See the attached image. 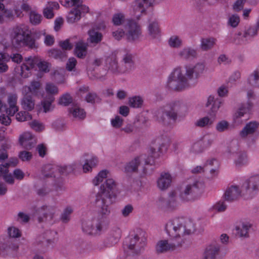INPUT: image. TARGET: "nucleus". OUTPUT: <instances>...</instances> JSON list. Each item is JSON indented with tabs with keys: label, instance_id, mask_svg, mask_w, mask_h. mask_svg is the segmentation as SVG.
I'll use <instances>...</instances> for the list:
<instances>
[{
	"label": "nucleus",
	"instance_id": "1",
	"mask_svg": "<svg viewBox=\"0 0 259 259\" xmlns=\"http://www.w3.org/2000/svg\"><path fill=\"white\" fill-rule=\"evenodd\" d=\"M185 74L181 66L175 68L169 75L165 87L169 90L177 91L184 90L191 84L195 85L198 79L206 71L204 62H199L195 64H188L184 66Z\"/></svg>",
	"mask_w": 259,
	"mask_h": 259
},
{
	"label": "nucleus",
	"instance_id": "2",
	"mask_svg": "<svg viewBox=\"0 0 259 259\" xmlns=\"http://www.w3.org/2000/svg\"><path fill=\"white\" fill-rule=\"evenodd\" d=\"M165 230L169 237L175 239L176 242L170 243L167 240H159L156 245V251L159 253L182 246L186 240V236L194 232L195 226L190 220L176 218L166 224Z\"/></svg>",
	"mask_w": 259,
	"mask_h": 259
},
{
	"label": "nucleus",
	"instance_id": "3",
	"mask_svg": "<svg viewBox=\"0 0 259 259\" xmlns=\"http://www.w3.org/2000/svg\"><path fill=\"white\" fill-rule=\"evenodd\" d=\"M119 191L117 182L112 178H107L100 185L99 192L96 195L94 205L98 213L102 217H106L110 213V208L107 204L106 198L110 200H115Z\"/></svg>",
	"mask_w": 259,
	"mask_h": 259
},
{
	"label": "nucleus",
	"instance_id": "4",
	"mask_svg": "<svg viewBox=\"0 0 259 259\" xmlns=\"http://www.w3.org/2000/svg\"><path fill=\"white\" fill-rule=\"evenodd\" d=\"M31 32L28 26L20 25L14 27L10 33L11 45L15 48L28 47H36L35 40L31 36Z\"/></svg>",
	"mask_w": 259,
	"mask_h": 259
},
{
	"label": "nucleus",
	"instance_id": "5",
	"mask_svg": "<svg viewBox=\"0 0 259 259\" xmlns=\"http://www.w3.org/2000/svg\"><path fill=\"white\" fill-rule=\"evenodd\" d=\"M188 111L189 109L186 105L179 101H172L158 109L156 113V117L159 122L166 123L167 119L176 121L178 113L185 116Z\"/></svg>",
	"mask_w": 259,
	"mask_h": 259
},
{
	"label": "nucleus",
	"instance_id": "6",
	"mask_svg": "<svg viewBox=\"0 0 259 259\" xmlns=\"http://www.w3.org/2000/svg\"><path fill=\"white\" fill-rule=\"evenodd\" d=\"M204 191V184L194 181L184 186L180 194V199L183 202L192 201L198 199Z\"/></svg>",
	"mask_w": 259,
	"mask_h": 259
},
{
	"label": "nucleus",
	"instance_id": "7",
	"mask_svg": "<svg viewBox=\"0 0 259 259\" xmlns=\"http://www.w3.org/2000/svg\"><path fill=\"white\" fill-rule=\"evenodd\" d=\"M66 7H74L68 13L67 19L70 23H75L81 18L82 14L87 13L89 8L85 5H82V0H65Z\"/></svg>",
	"mask_w": 259,
	"mask_h": 259
},
{
	"label": "nucleus",
	"instance_id": "8",
	"mask_svg": "<svg viewBox=\"0 0 259 259\" xmlns=\"http://www.w3.org/2000/svg\"><path fill=\"white\" fill-rule=\"evenodd\" d=\"M146 238L143 233L139 231L136 233L131 234L125 240L124 245L133 254H138L143 249Z\"/></svg>",
	"mask_w": 259,
	"mask_h": 259
},
{
	"label": "nucleus",
	"instance_id": "9",
	"mask_svg": "<svg viewBox=\"0 0 259 259\" xmlns=\"http://www.w3.org/2000/svg\"><path fill=\"white\" fill-rule=\"evenodd\" d=\"M247 199L254 198L259 191V174L249 177L242 184Z\"/></svg>",
	"mask_w": 259,
	"mask_h": 259
},
{
	"label": "nucleus",
	"instance_id": "10",
	"mask_svg": "<svg viewBox=\"0 0 259 259\" xmlns=\"http://www.w3.org/2000/svg\"><path fill=\"white\" fill-rule=\"evenodd\" d=\"M125 37L130 42L139 41L142 36L140 25L135 20H128L125 26Z\"/></svg>",
	"mask_w": 259,
	"mask_h": 259
},
{
	"label": "nucleus",
	"instance_id": "11",
	"mask_svg": "<svg viewBox=\"0 0 259 259\" xmlns=\"http://www.w3.org/2000/svg\"><path fill=\"white\" fill-rule=\"evenodd\" d=\"M18 97L16 94H10L8 97V103L9 107L6 110V113L8 115L2 114L0 116L1 122L5 125H9L11 122L10 116H13L18 111L19 108L17 106Z\"/></svg>",
	"mask_w": 259,
	"mask_h": 259
},
{
	"label": "nucleus",
	"instance_id": "12",
	"mask_svg": "<svg viewBox=\"0 0 259 259\" xmlns=\"http://www.w3.org/2000/svg\"><path fill=\"white\" fill-rule=\"evenodd\" d=\"M253 106V104L250 101L240 105L233 114L232 123L235 125L242 124L246 120L244 118L245 115L251 111Z\"/></svg>",
	"mask_w": 259,
	"mask_h": 259
},
{
	"label": "nucleus",
	"instance_id": "13",
	"mask_svg": "<svg viewBox=\"0 0 259 259\" xmlns=\"http://www.w3.org/2000/svg\"><path fill=\"white\" fill-rule=\"evenodd\" d=\"M155 0H136L130 11V14L133 18L138 20L146 13L147 10L152 7Z\"/></svg>",
	"mask_w": 259,
	"mask_h": 259
},
{
	"label": "nucleus",
	"instance_id": "14",
	"mask_svg": "<svg viewBox=\"0 0 259 259\" xmlns=\"http://www.w3.org/2000/svg\"><path fill=\"white\" fill-rule=\"evenodd\" d=\"M241 197L244 199H247L242 185L239 186L232 185L226 189L224 194V198L228 201H233Z\"/></svg>",
	"mask_w": 259,
	"mask_h": 259
},
{
	"label": "nucleus",
	"instance_id": "15",
	"mask_svg": "<svg viewBox=\"0 0 259 259\" xmlns=\"http://www.w3.org/2000/svg\"><path fill=\"white\" fill-rule=\"evenodd\" d=\"M82 229L83 232L91 235H98L102 231V224L95 219H89L82 223Z\"/></svg>",
	"mask_w": 259,
	"mask_h": 259
},
{
	"label": "nucleus",
	"instance_id": "16",
	"mask_svg": "<svg viewBox=\"0 0 259 259\" xmlns=\"http://www.w3.org/2000/svg\"><path fill=\"white\" fill-rule=\"evenodd\" d=\"M146 31L149 39L155 41L160 40L162 32L159 22L157 20L149 21L146 27Z\"/></svg>",
	"mask_w": 259,
	"mask_h": 259
},
{
	"label": "nucleus",
	"instance_id": "17",
	"mask_svg": "<svg viewBox=\"0 0 259 259\" xmlns=\"http://www.w3.org/2000/svg\"><path fill=\"white\" fill-rule=\"evenodd\" d=\"M156 143L159 144L158 147H155L154 145L151 146L149 151L151 156L153 158H158L160 154L164 150H166L169 146L170 141L169 138L165 137L161 138H159L156 140Z\"/></svg>",
	"mask_w": 259,
	"mask_h": 259
},
{
	"label": "nucleus",
	"instance_id": "18",
	"mask_svg": "<svg viewBox=\"0 0 259 259\" xmlns=\"http://www.w3.org/2000/svg\"><path fill=\"white\" fill-rule=\"evenodd\" d=\"M228 157L233 159V162L236 167L240 168L248 164V159L246 154L242 151H232L228 154Z\"/></svg>",
	"mask_w": 259,
	"mask_h": 259
},
{
	"label": "nucleus",
	"instance_id": "19",
	"mask_svg": "<svg viewBox=\"0 0 259 259\" xmlns=\"http://www.w3.org/2000/svg\"><path fill=\"white\" fill-rule=\"evenodd\" d=\"M38 58L36 57L26 58L24 62L21 66L20 75L23 78H27L31 75V70L35 64H37Z\"/></svg>",
	"mask_w": 259,
	"mask_h": 259
},
{
	"label": "nucleus",
	"instance_id": "20",
	"mask_svg": "<svg viewBox=\"0 0 259 259\" xmlns=\"http://www.w3.org/2000/svg\"><path fill=\"white\" fill-rule=\"evenodd\" d=\"M172 180V176L169 172H162L156 181L157 188L162 191H166L170 187Z\"/></svg>",
	"mask_w": 259,
	"mask_h": 259
},
{
	"label": "nucleus",
	"instance_id": "21",
	"mask_svg": "<svg viewBox=\"0 0 259 259\" xmlns=\"http://www.w3.org/2000/svg\"><path fill=\"white\" fill-rule=\"evenodd\" d=\"M220 250V245L217 242L209 243L204 249L202 259H218Z\"/></svg>",
	"mask_w": 259,
	"mask_h": 259
},
{
	"label": "nucleus",
	"instance_id": "22",
	"mask_svg": "<svg viewBox=\"0 0 259 259\" xmlns=\"http://www.w3.org/2000/svg\"><path fill=\"white\" fill-rule=\"evenodd\" d=\"M180 197H178V192L172 190L168 192V198L165 202L164 206L168 210H174L180 204Z\"/></svg>",
	"mask_w": 259,
	"mask_h": 259
},
{
	"label": "nucleus",
	"instance_id": "23",
	"mask_svg": "<svg viewBox=\"0 0 259 259\" xmlns=\"http://www.w3.org/2000/svg\"><path fill=\"white\" fill-rule=\"evenodd\" d=\"M106 25L104 23H102L101 25L96 26L95 28H94L90 30L88 32L89 38L88 41L92 43L97 44L100 42L103 37V35L101 33L98 32V30H104L105 29Z\"/></svg>",
	"mask_w": 259,
	"mask_h": 259
},
{
	"label": "nucleus",
	"instance_id": "24",
	"mask_svg": "<svg viewBox=\"0 0 259 259\" xmlns=\"http://www.w3.org/2000/svg\"><path fill=\"white\" fill-rule=\"evenodd\" d=\"M252 225L249 222L243 220L237 223L235 229L239 236L246 238L248 237L249 231Z\"/></svg>",
	"mask_w": 259,
	"mask_h": 259
},
{
	"label": "nucleus",
	"instance_id": "25",
	"mask_svg": "<svg viewBox=\"0 0 259 259\" xmlns=\"http://www.w3.org/2000/svg\"><path fill=\"white\" fill-rule=\"evenodd\" d=\"M19 143L24 148L30 149L36 143L35 138L30 132H25L20 136Z\"/></svg>",
	"mask_w": 259,
	"mask_h": 259
},
{
	"label": "nucleus",
	"instance_id": "26",
	"mask_svg": "<svg viewBox=\"0 0 259 259\" xmlns=\"http://www.w3.org/2000/svg\"><path fill=\"white\" fill-rule=\"evenodd\" d=\"M41 88V83L39 81H32L28 85H25L22 89V94L25 95L29 94L38 96Z\"/></svg>",
	"mask_w": 259,
	"mask_h": 259
},
{
	"label": "nucleus",
	"instance_id": "27",
	"mask_svg": "<svg viewBox=\"0 0 259 259\" xmlns=\"http://www.w3.org/2000/svg\"><path fill=\"white\" fill-rule=\"evenodd\" d=\"M197 55V50L190 47H185L179 50L177 53L179 58L186 60L196 58Z\"/></svg>",
	"mask_w": 259,
	"mask_h": 259
},
{
	"label": "nucleus",
	"instance_id": "28",
	"mask_svg": "<svg viewBox=\"0 0 259 259\" xmlns=\"http://www.w3.org/2000/svg\"><path fill=\"white\" fill-rule=\"evenodd\" d=\"M259 127V123L256 121H251L247 123L240 132L239 135L242 138H246L248 135L254 134Z\"/></svg>",
	"mask_w": 259,
	"mask_h": 259
},
{
	"label": "nucleus",
	"instance_id": "29",
	"mask_svg": "<svg viewBox=\"0 0 259 259\" xmlns=\"http://www.w3.org/2000/svg\"><path fill=\"white\" fill-rule=\"evenodd\" d=\"M20 104L22 108L27 111H31L34 109L35 101L30 95H23L21 99Z\"/></svg>",
	"mask_w": 259,
	"mask_h": 259
},
{
	"label": "nucleus",
	"instance_id": "30",
	"mask_svg": "<svg viewBox=\"0 0 259 259\" xmlns=\"http://www.w3.org/2000/svg\"><path fill=\"white\" fill-rule=\"evenodd\" d=\"M69 115L77 119H83L86 116V113L84 110L77 105L72 106L69 109Z\"/></svg>",
	"mask_w": 259,
	"mask_h": 259
},
{
	"label": "nucleus",
	"instance_id": "31",
	"mask_svg": "<svg viewBox=\"0 0 259 259\" xmlns=\"http://www.w3.org/2000/svg\"><path fill=\"white\" fill-rule=\"evenodd\" d=\"M54 101V98L53 96L43 99L40 102L41 107H38V112H40L42 111L45 113H47L53 111L54 108V105L52 104Z\"/></svg>",
	"mask_w": 259,
	"mask_h": 259
},
{
	"label": "nucleus",
	"instance_id": "32",
	"mask_svg": "<svg viewBox=\"0 0 259 259\" xmlns=\"http://www.w3.org/2000/svg\"><path fill=\"white\" fill-rule=\"evenodd\" d=\"M215 120V115L214 114L211 116H204L203 117L200 118L195 123V125L196 126L199 127H210L214 123Z\"/></svg>",
	"mask_w": 259,
	"mask_h": 259
},
{
	"label": "nucleus",
	"instance_id": "33",
	"mask_svg": "<svg viewBox=\"0 0 259 259\" xmlns=\"http://www.w3.org/2000/svg\"><path fill=\"white\" fill-rule=\"evenodd\" d=\"M59 8L57 2H49L43 10V15L47 19H52L54 16V10Z\"/></svg>",
	"mask_w": 259,
	"mask_h": 259
},
{
	"label": "nucleus",
	"instance_id": "34",
	"mask_svg": "<svg viewBox=\"0 0 259 259\" xmlns=\"http://www.w3.org/2000/svg\"><path fill=\"white\" fill-rule=\"evenodd\" d=\"M217 39L212 37H203L200 39V47L202 51H207L211 49L215 45Z\"/></svg>",
	"mask_w": 259,
	"mask_h": 259
},
{
	"label": "nucleus",
	"instance_id": "35",
	"mask_svg": "<svg viewBox=\"0 0 259 259\" xmlns=\"http://www.w3.org/2000/svg\"><path fill=\"white\" fill-rule=\"evenodd\" d=\"M98 163V159L97 157L93 156L87 159L82 164V169L84 173H88L92 171L93 168L96 167Z\"/></svg>",
	"mask_w": 259,
	"mask_h": 259
},
{
	"label": "nucleus",
	"instance_id": "36",
	"mask_svg": "<svg viewBox=\"0 0 259 259\" xmlns=\"http://www.w3.org/2000/svg\"><path fill=\"white\" fill-rule=\"evenodd\" d=\"M109 171L106 169L100 171L92 181L93 185L98 186L103 183L104 180L107 178L109 175Z\"/></svg>",
	"mask_w": 259,
	"mask_h": 259
},
{
	"label": "nucleus",
	"instance_id": "37",
	"mask_svg": "<svg viewBox=\"0 0 259 259\" xmlns=\"http://www.w3.org/2000/svg\"><path fill=\"white\" fill-rule=\"evenodd\" d=\"M222 102L218 99H215L213 96H210L207 99L206 106L208 107L211 106L210 111L213 113H215L219 109L222 105Z\"/></svg>",
	"mask_w": 259,
	"mask_h": 259
},
{
	"label": "nucleus",
	"instance_id": "38",
	"mask_svg": "<svg viewBox=\"0 0 259 259\" xmlns=\"http://www.w3.org/2000/svg\"><path fill=\"white\" fill-rule=\"evenodd\" d=\"M144 159L145 157L144 156H140L135 158L126 165L125 167V171L127 172L136 171L141 161Z\"/></svg>",
	"mask_w": 259,
	"mask_h": 259
},
{
	"label": "nucleus",
	"instance_id": "39",
	"mask_svg": "<svg viewBox=\"0 0 259 259\" xmlns=\"http://www.w3.org/2000/svg\"><path fill=\"white\" fill-rule=\"evenodd\" d=\"M123 62L124 63V67H122L123 69L121 70L122 73L129 72L134 69V64L131 54H126L123 57Z\"/></svg>",
	"mask_w": 259,
	"mask_h": 259
},
{
	"label": "nucleus",
	"instance_id": "40",
	"mask_svg": "<svg viewBox=\"0 0 259 259\" xmlns=\"http://www.w3.org/2000/svg\"><path fill=\"white\" fill-rule=\"evenodd\" d=\"M247 82L249 85L259 88V69H256L249 75Z\"/></svg>",
	"mask_w": 259,
	"mask_h": 259
},
{
	"label": "nucleus",
	"instance_id": "41",
	"mask_svg": "<svg viewBox=\"0 0 259 259\" xmlns=\"http://www.w3.org/2000/svg\"><path fill=\"white\" fill-rule=\"evenodd\" d=\"M10 60V58L8 54L0 52V73L6 72L8 70L9 67L7 62Z\"/></svg>",
	"mask_w": 259,
	"mask_h": 259
},
{
	"label": "nucleus",
	"instance_id": "42",
	"mask_svg": "<svg viewBox=\"0 0 259 259\" xmlns=\"http://www.w3.org/2000/svg\"><path fill=\"white\" fill-rule=\"evenodd\" d=\"M87 47V44L82 41H79L76 44L75 54L78 58H83L86 55Z\"/></svg>",
	"mask_w": 259,
	"mask_h": 259
},
{
	"label": "nucleus",
	"instance_id": "43",
	"mask_svg": "<svg viewBox=\"0 0 259 259\" xmlns=\"http://www.w3.org/2000/svg\"><path fill=\"white\" fill-rule=\"evenodd\" d=\"M248 3L249 5H255L256 3L254 0H237L233 5V10L235 12H239L243 8L244 4Z\"/></svg>",
	"mask_w": 259,
	"mask_h": 259
},
{
	"label": "nucleus",
	"instance_id": "44",
	"mask_svg": "<svg viewBox=\"0 0 259 259\" xmlns=\"http://www.w3.org/2000/svg\"><path fill=\"white\" fill-rule=\"evenodd\" d=\"M168 44L171 48H179L182 46L183 41L179 36L174 35L168 39Z\"/></svg>",
	"mask_w": 259,
	"mask_h": 259
},
{
	"label": "nucleus",
	"instance_id": "45",
	"mask_svg": "<svg viewBox=\"0 0 259 259\" xmlns=\"http://www.w3.org/2000/svg\"><path fill=\"white\" fill-rule=\"evenodd\" d=\"M106 64L109 70L111 72L114 73H122L121 70L123 69L121 67L119 70H118L117 62L115 59H107L106 60Z\"/></svg>",
	"mask_w": 259,
	"mask_h": 259
},
{
	"label": "nucleus",
	"instance_id": "46",
	"mask_svg": "<svg viewBox=\"0 0 259 259\" xmlns=\"http://www.w3.org/2000/svg\"><path fill=\"white\" fill-rule=\"evenodd\" d=\"M9 170L6 166H1L0 167V172L3 177L5 181L10 184H13L14 182V179L11 174H8Z\"/></svg>",
	"mask_w": 259,
	"mask_h": 259
},
{
	"label": "nucleus",
	"instance_id": "47",
	"mask_svg": "<svg viewBox=\"0 0 259 259\" xmlns=\"http://www.w3.org/2000/svg\"><path fill=\"white\" fill-rule=\"evenodd\" d=\"M240 21V18L239 16L236 14H233L229 16L227 24L232 28H236L238 26Z\"/></svg>",
	"mask_w": 259,
	"mask_h": 259
},
{
	"label": "nucleus",
	"instance_id": "48",
	"mask_svg": "<svg viewBox=\"0 0 259 259\" xmlns=\"http://www.w3.org/2000/svg\"><path fill=\"white\" fill-rule=\"evenodd\" d=\"M143 100L140 96H134L128 99V104L133 108H140L142 107Z\"/></svg>",
	"mask_w": 259,
	"mask_h": 259
},
{
	"label": "nucleus",
	"instance_id": "49",
	"mask_svg": "<svg viewBox=\"0 0 259 259\" xmlns=\"http://www.w3.org/2000/svg\"><path fill=\"white\" fill-rule=\"evenodd\" d=\"M31 119V114L26 110L21 111L16 114V119L19 122H23Z\"/></svg>",
	"mask_w": 259,
	"mask_h": 259
},
{
	"label": "nucleus",
	"instance_id": "50",
	"mask_svg": "<svg viewBox=\"0 0 259 259\" xmlns=\"http://www.w3.org/2000/svg\"><path fill=\"white\" fill-rule=\"evenodd\" d=\"M37 66L40 72L47 73L50 71L51 65L49 62L45 60L38 59Z\"/></svg>",
	"mask_w": 259,
	"mask_h": 259
},
{
	"label": "nucleus",
	"instance_id": "51",
	"mask_svg": "<svg viewBox=\"0 0 259 259\" xmlns=\"http://www.w3.org/2000/svg\"><path fill=\"white\" fill-rule=\"evenodd\" d=\"M30 127L35 132H40L45 128V125L41 122L37 120H33L29 122Z\"/></svg>",
	"mask_w": 259,
	"mask_h": 259
},
{
	"label": "nucleus",
	"instance_id": "52",
	"mask_svg": "<svg viewBox=\"0 0 259 259\" xmlns=\"http://www.w3.org/2000/svg\"><path fill=\"white\" fill-rule=\"evenodd\" d=\"M9 236L11 238H17L21 236V231L15 226H10L7 229Z\"/></svg>",
	"mask_w": 259,
	"mask_h": 259
},
{
	"label": "nucleus",
	"instance_id": "53",
	"mask_svg": "<svg viewBox=\"0 0 259 259\" xmlns=\"http://www.w3.org/2000/svg\"><path fill=\"white\" fill-rule=\"evenodd\" d=\"M229 127V123L225 120H222L217 123L215 129L218 132L221 133L228 130Z\"/></svg>",
	"mask_w": 259,
	"mask_h": 259
},
{
	"label": "nucleus",
	"instance_id": "54",
	"mask_svg": "<svg viewBox=\"0 0 259 259\" xmlns=\"http://www.w3.org/2000/svg\"><path fill=\"white\" fill-rule=\"evenodd\" d=\"M125 20V16L122 13H117L113 15L112 22L114 25L119 26L121 25Z\"/></svg>",
	"mask_w": 259,
	"mask_h": 259
},
{
	"label": "nucleus",
	"instance_id": "55",
	"mask_svg": "<svg viewBox=\"0 0 259 259\" xmlns=\"http://www.w3.org/2000/svg\"><path fill=\"white\" fill-rule=\"evenodd\" d=\"M134 210V206L131 204H127L120 210L121 215L123 218H127L133 213Z\"/></svg>",
	"mask_w": 259,
	"mask_h": 259
},
{
	"label": "nucleus",
	"instance_id": "56",
	"mask_svg": "<svg viewBox=\"0 0 259 259\" xmlns=\"http://www.w3.org/2000/svg\"><path fill=\"white\" fill-rule=\"evenodd\" d=\"M47 212L45 215V221L50 222L58 214V210L56 208L50 207H46Z\"/></svg>",
	"mask_w": 259,
	"mask_h": 259
},
{
	"label": "nucleus",
	"instance_id": "57",
	"mask_svg": "<svg viewBox=\"0 0 259 259\" xmlns=\"http://www.w3.org/2000/svg\"><path fill=\"white\" fill-rule=\"evenodd\" d=\"M111 126L115 128H120L123 124V119L122 117L118 115H116L115 117L110 119Z\"/></svg>",
	"mask_w": 259,
	"mask_h": 259
},
{
	"label": "nucleus",
	"instance_id": "58",
	"mask_svg": "<svg viewBox=\"0 0 259 259\" xmlns=\"http://www.w3.org/2000/svg\"><path fill=\"white\" fill-rule=\"evenodd\" d=\"M29 18L31 23L34 25L39 24L42 20L41 15L35 11H31Z\"/></svg>",
	"mask_w": 259,
	"mask_h": 259
},
{
	"label": "nucleus",
	"instance_id": "59",
	"mask_svg": "<svg viewBox=\"0 0 259 259\" xmlns=\"http://www.w3.org/2000/svg\"><path fill=\"white\" fill-rule=\"evenodd\" d=\"M45 91L49 95H55L58 93V89L57 86L51 82H48L45 86Z\"/></svg>",
	"mask_w": 259,
	"mask_h": 259
},
{
	"label": "nucleus",
	"instance_id": "60",
	"mask_svg": "<svg viewBox=\"0 0 259 259\" xmlns=\"http://www.w3.org/2000/svg\"><path fill=\"white\" fill-rule=\"evenodd\" d=\"M48 55L50 57L60 59H62L63 57L66 56L64 53L57 49H51L49 50L48 51Z\"/></svg>",
	"mask_w": 259,
	"mask_h": 259
},
{
	"label": "nucleus",
	"instance_id": "61",
	"mask_svg": "<svg viewBox=\"0 0 259 259\" xmlns=\"http://www.w3.org/2000/svg\"><path fill=\"white\" fill-rule=\"evenodd\" d=\"M12 13L5 8L3 4H0V23L2 22L5 17H11L12 16Z\"/></svg>",
	"mask_w": 259,
	"mask_h": 259
},
{
	"label": "nucleus",
	"instance_id": "62",
	"mask_svg": "<svg viewBox=\"0 0 259 259\" xmlns=\"http://www.w3.org/2000/svg\"><path fill=\"white\" fill-rule=\"evenodd\" d=\"M73 212V208L71 206H67L63 210L61 215V220L63 222H67L70 219V214Z\"/></svg>",
	"mask_w": 259,
	"mask_h": 259
},
{
	"label": "nucleus",
	"instance_id": "63",
	"mask_svg": "<svg viewBox=\"0 0 259 259\" xmlns=\"http://www.w3.org/2000/svg\"><path fill=\"white\" fill-rule=\"evenodd\" d=\"M72 101V99L70 95L66 94L60 97L59 100V104L63 106H67Z\"/></svg>",
	"mask_w": 259,
	"mask_h": 259
},
{
	"label": "nucleus",
	"instance_id": "64",
	"mask_svg": "<svg viewBox=\"0 0 259 259\" xmlns=\"http://www.w3.org/2000/svg\"><path fill=\"white\" fill-rule=\"evenodd\" d=\"M112 36L116 40H119L123 37H125L126 31L119 28L112 31Z\"/></svg>",
	"mask_w": 259,
	"mask_h": 259
}]
</instances>
